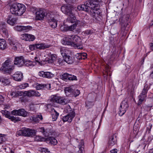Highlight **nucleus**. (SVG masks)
<instances>
[{"instance_id":"1","label":"nucleus","mask_w":153,"mask_h":153,"mask_svg":"<svg viewBox=\"0 0 153 153\" xmlns=\"http://www.w3.org/2000/svg\"><path fill=\"white\" fill-rule=\"evenodd\" d=\"M65 39L62 41L63 45H70L75 48L79 49L83 48L81 43L79 42L80 39L78 36L74 35H68L65 37Z\"/></svg>"},{"instance_id":"2","label":"nucleus","mask_w":153,"mask_h":153,"mask_svg":"<svg viewBox=\"0 0 153 153\" xmlns=\"http://www.w3.org/2000/svg\"><path fill=\"white\" fill-rule=\"evenodd\" d=\"M76 7L70 4L64 5L61 7V10L64 13L68 15V16L67 19V21L69 23H74L77 21V20L75 16L74 13V10Z\"/></svg>"},{"instance_id":"3","label":"nucleus","mask_w":153,"mask_h":153,"mask_svg":"<svg viewBox=\"0 0 153 153\" xmlns=\"http://www.w3.org/2000/svg\"><path fill=\"white\" fill-rule=\"evenodd\" d=\"M11 13L16 16H21L25 11V7L24 5L20 3H14L10 7Z\"/></svg>"},{"instance_id":"4","label":"nucleus","mask_w":153,"mask_h":153,"mask_svg":"<svg viewBox=\"0 0 153 153\" xmlns=\"http://www.w3.org/2000/svg\"><path fill=\"white\" fill-rule=\"evenodd\" d=\"M90 2V4L94 5V7L92 10H90V15L96 19H97L99 17V14L100 13L99 11V6L98 4H96L95 2H99L101 0H87Z\"/></svg>"},{"instance_id":"5","label":"nucleus","mask_w":153,"mask_h":153,"mask_svg":"<svg viewBox=\"0 0 153 153\" xmlns=\"http://www.w3.org/2000/svg\"><path fill=\"white\" fill-rule=\"evenodd\" d=\"M12 63L10 59H7L3 64L1 70L3 73H10L11 71L14 69Z\"/></svg>"},{"instance_id":"6","label":"nucleus","mask_w":153,"mask_h":153,"mask_svg":"<svg viewBox=\"0 0 153 153\" xmlns=\"http://www.w3.org/2000/svg\"><path fill=\"white\" fill-rule=\"evenodd\" d=\"M90 2L89 1H87L84 4L79 5L77 7V9L79 11L84 10L88 12L90 14V10H92L94 5L93 4H90Z\"/></svg>"},{"instance_id":"7","label":"nucleus","mask_w":153,"mask_h":153,"mask_svg":"<svg viewBox=\"0 0 153 153\" xmlns=\"http://www.w3.org/2000/svg\"><path fill=\"white\" fill-rule=\"evenodd\" d=\"M51 100L53 102L62 105L66 104L69 101V100L64 97L56 96H53L52 97Z\"/></svg>"},{"instance_id":"8","label":"nucleus","mask_w":153,"mask_h":153,"mask_svg":"<svg viewBox=\"0 0 153 153\" xmlns=\"http://www.w3.org/2000/svg\"><path fill=\"white\" fill-rule=\"evenodd\" d=\"M128 107V105L127 100H124L120 104L119 114L120 116H123L126 112Z\"/></svg>"},{"instance_id":"9","label":"nucleus","mask_w":153,"mask_h":153,"mask_svg":"<svg viewBox=\"0 0 153 153\" xmlns=\"http://www.w3.org/2000/svg\"><path fill=\"white\" fill-rule=\"evenodd\" d=\"M33 86L37 90L42 89L44 90L49 89L51 88V85L50 84H42L35 82L33 85Z\"/></svg>"},{"instance_id":"10","label":"nucleus","mask_w":153,"mask_h":153,"mask_svg":"<svg viewBox=\"0 0 153 153\" xmlns=\"http://www.w3.org/2000/svg\"><path fill=\"white\" fill-rule=\"evenodd\" d=\"M46 15L45 12L41 9H38L36 13V20H41L43 19Z\"/></svg>"},{"instance_id":"11","label":"nucleus","mask_w":153,"mask_h":153,"mask_svg":"<svg viewBox=\"0 0 153 153\" xmlns=\"http://www.w3.org/2000/svg\"><path fill=\"white\" fill-rule=\"evenodd\" d=\"M1 112L4 116L14 122L20 121L18 118H16L14 116H11L10 112L6 110H2Z\"/></svg>"},{"instance_id":"12","label":"nucleus","mask_w":153,"mask_h":153,"mask_svg":"<svg viewBox=\"0 0 153 153\" xmlns=\"http://www.w3.org/2000/svg\"><path fill=\"white\" fill-rule=\"evenodd\" d=\"M23 94L24 96L29 97L33 96L40 97L41 94L38 91L34 90H30L25 91L23 92Z\"/></svg>"},{"instance_id":"13","label":"nucleus","mask_w":153,"mask_h":153,"mask_svg":"<svg viewBox=\"0 0 153 153\" xmlns=\"http://www.w3.org/2000/svg\"><path fill=\"white\" fill-rule=\"evenodd\" d=\"M75 116V112L72 111L71 114H68L67 115L63 116L62 120L64 122H68L70 123L72 121L74 117Z\"/></svg>"},{"instance_id":"14","label":"nucleus","mask_w":153,"mask_h":153,"mask_svg":"<svg viewBox=\"0 0 153 153\" xmlns=\"http://www.w3.org/2000/svg\"><path fill=\"white\" fill-rule=\"evenodd\" d=\"M25 60L22 56L17 57L15 58L14 64L18 65L19 66H22L24 65Z\"/></svg>"},{"instance_id":"15","label":"nucleus","mask_w":153,"mask_h":153,"mask_svg":"<svg viewBox=\"0 0 153 153\" xmlns=\"http://www.w3.org/2000/svg\"><path fill=\"white\" fill-rule=\"evenodd\" d=\"M22 39L26 41H33L35 39V36L31 34L25 33L21 35V37Z\"/></svg>"},{"instance_id":"16","label":"nucleus","mask_w":153,"mask_h":153,"mask_svg":"<svg viewBox=\"0 0 153 153\" xmlns=\"http://www.w3.org/2000/svg\"><path fill=\"white\" fill-rule=\"evenodd\" d=\"M15 29L19 31H24L27 32L31 30L32 27L30 26H17L15 27Z\"/></svg>"},{"instance_id":"17","label":"nucleus","mask_w":153,"mask_h":153,"mask_svg":"<svg viewBox=\"0 0 153 153\" xmlns=\"http://www.w3.org/2000/svg\"><path fill=\"white\" fill-rule=\"evenodd\" d=\"M39 75L43 77L51 78L54 76V74L49 72L40 71L38 73Z\"/></svg>"},{"instance_id":"18","label":"nucleus","mask_w":153,"mask_h":153,"mask_svg":"<svg viewBox=\"0 0 153 153\" xmlns=\"http://www.w3.org/2000/svg\"><path fill=\"white\" fill-rule=\"evenodd\" d=\"M13 77L14 80L20 81L23 79V74L21 72L17 71L13 75Z\"/></svg>"},{"instance_id":"19","label":"nucleus","mask_w":153,"mask_h":153,"mask_svg":"<svg viewBox=\"0 0 153 153\" xmlns=\"http://www.w3.org/2000/svg\"><path fill=\"white\" fill-rule=\"evenodd\" d=\"M17 20V19L16 18L11 15H9L8 17L7 21L9 24L13 26L16 23Z\"/></svg>"},{"instance_id":"20","label":"nucleus","mask_w":153,"mask_h":153,"mask_svg":"<svg viewBox=\"0 0 153 153\" xmlns=\"http://www.w3.org/2000/svg\"><path fill=\"white\" fill-rule=\"evenodd\" d=\"M43 119L42 114L39 113L35 116H31L30 117V119L33 120L36 123H39V121L42 120Z\"/></svg>"},{"instance_id":"21","label":"nucleus","mask_w":153,"mask_h":153,"mask_svg":"<svg viewBox=\"0 0 153 153\" xmlns=\"http://www.w3.org/2000/svg\"><path fill=\"white\" fill-rule=\"evenodd\" d=\"M26 131L27 134L25 136L33 137L36 134V131L35 130L26 128Z\"/></svg>"},{"instance_id":"22","label":"nucleus","mask_w":153,"mask_h":153,"mask_svg":"<svg viewBox=\"0 0 153 153\" xmlns=\"http://www.w3.org/2000/svg\"><path fill=\"white\" fill-rule=\"evenodd\" d=\"M36 49H44L46 48H49L50 46L47 44L41 43L36 44Z\"/></svg>"},{"instance_id":"23","label":"nucleus","mask_w":153,"mask_h":153,"mask_svg":"<svg viewBox=\"0 0 153 153\" xmlns=\"http://www.w3.org/2000/svg\"><path fill=\"white\" fill-rule=\"evenodd\" d=\"M84 147V141L82 140L79 142L78 146L79 149L78 153H85Z\"/></svg>"},{"instance_id":"24","label":"nucleus","mask_w":153,"mask_h":153,"mask_svg":"<svg viewBox=\"0 0 153 153\" xmlns=\"http://www.w3.org/2000/svg\"><path fill=\"white\" fill-rule=\"evenodd\" d=\"M35 61L36 62V64L37 63L39 65H42V61L41 59V55L39 53H37L36 54V56L34 58Z\"/></svg>"},{"instance_id":"25","label":"nucleus","mask_w":153,"mask_h":153,"mask_svg":"<svg viewBox=\"0 0 153 153\" xmlns=\"http://www.w3.org/2000/svg\"><path fill=\"white\" fill-rule=\"evenodd\" d=\"M46 141L47 143H48L51 144L55 145L57 143V140L54 137H49L46 139Z\"/></svg>"},{"instance_id":"26","label":"nucleus","mask_w":153,"mask_h":153,"mask_svg":"<svg viewBox=\"0 0 153 153\" xmlns=\"http://www.w3.org/2000/svg\"><path fill=\"white\" fill-rule=\"evenodd\" d=\"M0 82L4 86L8 85L10 83V79L6 77H2L0 79Z\"/></svg>"},{"instance_id":"27","label":"nucleus","mask_w":153,"mask_h":153,"mask_svg":"<svg viewBox=\"0 0 153 153\" xmlns=\"http://www.w3.org/2000/svg\"><path fill=\"white\" fill-rule=\"evenodd\" d=\"M60 51L63 57H65L67 56H68V54L70 52L69 50L65 47L61 48H60Z\"/></svg>"},{"instance_id":"28","label":"nucleus","mask_w":153,"mask_h":153,"mask_svg":"<svg viewBox=\"0 0 153 153\" xmlns=\"http://www.w3.org/2000/svg\"><path fill=\"white\" fill-rule=\"evenodd\" d=\"M130 15L127 14L124 17V19L123 21H122L123 19L121 18L120 19L119 21L120 22H121L123 24H124V25H126L127 26L128 24V23L127 22L128 21Z\"/></svg>"},{"instance_id":"29","label":"nucleus","mask_w":153,"mask_h":153,"mask_svg":"<svg viewBox=\"0 0 153 153\" xmlns=\"http://www.w3.org/2000/svg\"><path fill=\"white\" fill-rule=\"evenodd\" d=\"M1 31L3 32L4 35L7 36L8 35V31L6 29V26L4 24H2L0 25Z\"/></svg>"},{"instance_id":"30","label":"nucleus","mask_w":153,"mask_h":153,"mask_svg":"<svg viewBox=\"0 0 153 153\" xmlns=\"http://www.w3.org/2000/svg\"><path fill=\"white\" fill-rule=\"evenodd\" d=\"M49 24L52 28H54L57 26V22L55 19L52 18L49 20Z\"/></svg>"},{"instance_id":"31","label":"nucleus","mask_w":153,"mask_h":153,"mask_svg":"<svg viewBox=\"0 0 153 153\" xmlns=\"http://www.w3.org/2000/svg\"><path fill=\"white\" fill-rule=\"evenodd\" d=\"M80 23V21H77L76 22L74 23V24L72 25L69 26H67V29L68 30L72 31L73 30H74L76 27L77 25L79 24Z\"/></svg>"},{"instance_id":"32","label":"nucleus","mask_w":153,"mask_h":153,"mask_svg":"<svg viewBox=\"0 0 153 153\" xmlns=\"http://www.w3.org/2000/svg\"><path fill=\"white\" fill-rule=\"evenodd\" d=\"M24 65L30 68H32L36 65V62H35L31 61L30 60L25 61Z\"/></svg>"},{"instance_id":"33","label":"nucleus","mask_w":153,"mask_h":153,"mask_svg":"<svg viewBox=\"0 0 153 153\" xmlns=\"http://www.w3.org/2000/svg\"><path fill=\"white\" fill-rule=\"evenodd\" d=\"M10 45L12 48L14 50H16L17 48L20 46V45L18 43L13 41L10 42Z\"/></svg>"},{"instance_id":"34","label":"nucleus","mask_w":153,"mask_h":153,"mask_svg":"<svg viewBox=\"0 0 153 153\" xmlns=\"http://www.w3.org/2000/svg\"><path fill=\"white\" fill-rule=\"evenodd\" d=\"M7 46L5 40L4 39H0V49H4Z\"/></svg>"},{"instance_id":"35","label":"nucleus","mask_w":153,"mask_h":153,"mask_svg":"<svg viewBox=\"0 0 153 153\" xmlns=\"http://www.w3.org/2000/svg\"><path fill=\"white\" fill-rule=\"evenodd\" d=\"M64 60L68 64H72L74 62V59L68 55L65 57Z\"/></svg>"},{"instance_id":"36","label":"nucleus","mask_w":153,"mask_h":153,"mask_svg":"<svg viewBox=\"0 0 153 153\" xmlns=\"http://www.w3.org/2000/svg\"><path fill=\"white\" fill-rule=\"evenodd\" d=\"M146 94L143 93L142 92L141 94L139 96V101L138 102V105H140L142 101H143L145 98L146 96Z\"/></svg>"},{"instance_id":"37","label":"nucleus","mask_w":153,"mask_h":153,"mask_svg":"<svg viewBox=\"0 0 153 153\" xmlns=\"http://www.w3.org/2000/svg\"><path fill=\"white\" fill-rule=\"evenodd\" d=\"M18 116H22L24 117H26L27 116V112L24 109H19Z\"/></svg>"},{"instance_id":"38","label":"nucleus","mask_w":153,"mask_h":153,"mask_svg":"<svg viewBox=\"0 0 153 153\" xmlns=\"http://www.w3.org/2000/svg\"><path fill=\"white\" fill-rule=\"evenodd\" d=\"M64 112L71 114L72 112H74L73 110L72 109L69 105H67L65 108Z\"/></svg>"},{"instance_id":"39","label":"nucleus","mask_w":153,"mask_h":153,"mask_svg":"<svg viewBox=\"0 0 153 153\" xmlns=\"http://www.w3.org/2000/svg\"><path fill=\"white\" fill-rule=\"evenodd\" d=\"M64 91L66 95H69L70 94L72 93L73 90L71 88L69 87H66L65 88Z\"/></svg>"},{"instance_id":"40","label":"nucleus","mask_w":153,"mask_h":153,"mask_svg":"<svg viewBox=\"0 0 153 153\" xmlns=\"http://www.w3.org/2000/svg\"><path fill=\"white\" fill-rule=\"evenodd\" d=\"M54 112L52 114V118L53 121H56L59 115V113H58L55 109H53Z\"/></svg>"},{"instance_id":"41","label":"nucleus","mask_w":153,"mask_h":153,"mask_svg":"<svg viewBox=\"0 0 153 153\" xmlns=\"http://www.w3.org/2000/svg\"><path fill=\"white\" fill-rule=\"evenodd\" d=\"M26 128H23L21 130H19L18 131L17 134L19 135H23L25 136L26 135Z\"/></svg>"},{"instance_id":"42","label":"nucleus","mask_w":153,"mask_h":153,"mask_svg":"<svg viewBox=\"0 0 153 153\" xmlns=\"http://www.w3.org/2000/svg\"><path fill=\"white\" fill-rule=\"evenodd\" d=\"M78 56L77 57V59L80 60V59H84L86 58L87 54L85 53H77Z\"/></svg>"},{"instance_id":"43","label":"nucleus","mask_w":153,"mask_h":153,"mask_svg":"<svg viewBox=\"0 0 153 153\" xmlns=\"http://www.w3.org/2000/svg\"><path fill=\"white\" fill-rule=\"evenodd\" d=\"M54 61L55 62L54 64L55 65H62V63L63 61L60 59L59 58H56V59Z\"/></svg>"},{"instance_id":"44","label":"nucleus","mask_w":153,"mask_h":153,"mask_svg":"<svg viewBox=\"0 0 153 153\" xmlns=\"http://www.w3.org/2000/svg\"><path fill=\"white\" fill-rule=\"evenodd\" d=\"M50 59L49 60V62L51 63H54L55 61L56 58V56L55 55L52 54L51 55Z\"/></svg>"},{"instance_id":"45","label":"nucleus","mask_w":153,"mask_h":153,"mask_svg":"<svg viewBox=\"0 0 153 153\" xmlns=\"http://www.w3.org/2000/svg\"><path fill=\"white\" fill-rule=\"evenodd\" d=\"M150 87L149 85H148L146 83L144 84V87L143 88V90L142 91L143 93L144 94H146L147 93V92L148 91V90L149 89Z\"/></svg>"},{"instance_id":"46","label":"nucleus","mask_w":153,"mask_h":153,"mask_svg":"<svg viewBox=\"0 0 153 153\" xmlns=\"http://www.w3.org/2000/svg\"><path fill=\"white\" fill-rule=\"evenodd\" d=\"M115 143V140H114L113 137L111 136L109 140V144L111 146L114 145Z\"/></svg>"},{"instance_id":"47","label":"nucleus","mask_w":153,"mask_h":153,"mask_svg":"<svg viewBox=\"0 0 153 153\" xmlns=\"http://www.w3.org/2000/svg\"><path fill=\"white\" fill-rule=\"evenodd\" d=\"M68 73H65L63 74L61 76V79L65 81H66L68 80Z\"/></svg>"},{"instance_id":"48","label":"nucleus","mask_w":153,"mask_h":153,"mask_svg":"<svg viewBox=\"0 0 153 153\" xmlns=\"http://www.w3.org/2000/svg\"><path fill=\"white\" fill-rule=\"evenodd\" d=\"M28 86V84L27 83L22 84L19 86V88L21 89H24Z\"/></svg>"},{"instance_id":"49","label":"nucleus","mask_w":153,"mask_h":153,"mask_svg":"<svg viewBox=\"0 0 153 153\" xmlns=\"http://www.w3.org/2000/svg\"><path fill=\"white\" fill-rule=\"evenodd\" d=\"M68 80H76V76L72 75H70L68 74Z\"/></svg>"},{"instance_id":"50","label":"nucleus","mask_w":153,"mask_h":153,"mask_svg":"<svg viewBox=\"0 0 153 153\" xmlns=\"http://www.w3.org/2000/svg\"><path fill=\"white\" fill-rule=\"evenodd\" d=\"M40 151L42 153H49L50 151L48 149L46 148H40Z\"/></svg>"},{"instance_id":"51","label":"nucleus","mask_w":153,"mask_h":153,"mask_svg":"<svg viewBox=\"0 0 153 153\" xmlns=\"http://www.w3.org/2000/svg\"><path fill=\"white\" fill-rule=\"evenodd\" d=\"M29 48L31 51H33L36 50V47L35 44L29 46Z\"/></svg>"},{"instance_id":"52","label":"nucleus","mask_w":153,"mask_h":153,"mask_svg":"<svg viewBox=\"0 0 153 153\" xmlns=\"http://www.w3.org/2000/svg\"><path fill=\"white\" fill-rule=\"evenodd\" d=\"M19 111V110H14L11 111V114L14 115H18Z\"/></svg>"},{"instance_id":"53","label":"nucleus","mask_w":153,"mask_h":153,"mask_svg":"<svg viewBox=\"0 0 153 153\" xmlns=\"http://www.w3.org/2000/svg\"><path fill=\"white\" fill-rule=\"evenodd\" d=\"M80 93V91L79 90L77 89L76 90L74 91V95L75 97H77L79 95Z\"/></svg>"},{"instance_id":"54","label":"nucleus","mask_w":153,"mask_h":153,"mask_svg":"<svg viewBox=\"0 0 153 153\" xmlns=\"http://www.w3.org/2000/svg\"><path fill=\"white\" fill-rule=\"evenodd\" d=\"M93 105V104L92 102H88L86 104V106L88 107H89V108H91V107Z\"/></svg>"},{"instance_id":"55","label":"nucleus","mask_w":153,"mask_h":153,"mask_svg":"<svg viewBox=\"0 0 153 153\" xmlns=\"http://www.w3.org/2000/svg\"><path fill=\"white\" fill-rule=\"evenodd\" d=\"M4 97L0 95V103L2 102L4 100Z\"/></svg>"},{"instance_id":"56","label":"nucleus","mask_w":153,"mask_h":153,"mask_svg":"<svg viewBox=\"0 0 153 153\" xmlns=\"http://www.w3.org/2000/svg\"><path fill=\"white\" fill-rule=\"evenodd\" d=\"M11 96H13V97H17L18 95L17 94H16L15 92H13L11 94Z\"/></svg>"},{"instance_id":"57","label":"nucleus","mask_w":153,"mask_h":153,"mask_svg":"<svg viewBox=\"0 0 153 153\" xmlns=\"http://www.w3.org/2000/svg\"><path fill=\"white\" fill-rule=\"evenodd\" d=\"M39 130L40 131H41L42 132H44L45 131V129L44 128L42 127L39 128Z\"/></svg>"},{"instance_id":"58","label":"nucleus","mask_w":153,"mask_h":153,"mask_svg":"<svg viewBox=\"0 0 153 153\" xmlns=\"http://www.w3.org/2000/svg\"><path fill=\"white\" fill-rule=\"evenodd\" d=\"M111 153H117V149H114L111 151Z\"/></svg>"},{"instance_id":"59","label":"nucleus","mask_w":153,"mask_h":153,"mask_svg":"<svg viewBox=\"0 0 153 153\" xmlns=\"http://www.w3.org/2000/svg\"><path fill=\"white\" fill-rule=\"evenodd\" d=\"M41 138V137L40 136H36L35 137V139H36V140H37L39 141L40 140Z\"/></svg>"},{"instance_id":"60","label":"nucleus","mask_w":153,"mask_h":153,"mask_svg":"<svg viewBox=\"0 0 153 153\" xmlns=\"http://www.w3.org/2000/svg\"><path fill=\"white\" fill-rule=\"evenodd\" d=\"M149 46L151 49L153 51V43H151L149 44Z\"/></svg>"},{"instance_id":"61","label":"nucleus","mask_w":153,"mask_h":153,"mask_svg":"<svg viewBox=\"0 0 153 153\" xmlns=\"http://www.w3.org/2000/svg\"><path fill=\"white\" fill-rule=\"evenodd\" d=\"M4 137L1 136V135L0 134V144L1 143L3 140V138H4Z\"/></svg>"},{"instance_id":"62","label":"nucleus","mask_w":153,"mask_h":153,"mask_svg":"<svg viewBox=\"0 0 153 153\" xmlns=\"http://www.w3.org/2000/svg\"><path fill=\"white\" fill-rule=\"evenodd\" d=\"M10 108V106L9 105H5L4 106V108L6 109H8Z\"/></svg>"},{"instance_id":"63","label":"nucleus","mask_w":153,"mask_h":153,"mask_svg":"<svg viewBox=\"0 0 153 153\" xmlns=\"http://www.w3.org/2000/svg\"><path fill=\"white\" fill-rule=\"evenodd\" d=\"M149 127H150V129H149V131H150L151 129L152 128V125L151 123H149Z\"/></svg>"},{"instance_id":"64","label":"nucleus","mask_w":153,"mask_h":153,"mask_svg":"<svg viewBox=\"0 0 153 153\" xmlns=\"http://www.w3.org/2000/svg\"><path fill=\"white\" fill-rule=\"evenodd\" d=\"M66 2L70 3V2H73L72 1H71V0H65Z\"/></svg>"}]
</instances>
